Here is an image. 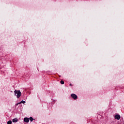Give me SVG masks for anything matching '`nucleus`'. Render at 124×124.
Wrapping results in <instances>:
<instances>
[{"instance_id": "f257e3e1", "label": "nucleus", "mask_w": 124, "mask_h": 124, "mask_svg": "<svg viewBox=\"0 0 124 124\" xmlns=\"http://www.w3.org/2000/svg\"><path fill=\"white\" fill-rule=\"evenodd\" d=\"M14 93H15V95L16 96H17V98H19L20 96L22 95V93H21V91H20V90H16L14 91Z\"/></svg>"}, {"instance_id": "f03ea898", "label": "nucleus", "mask_w": 124, "mask_h": 124, "mask_svg": "<svg viewBox=\"0 0 124 124\" xmlns=\"http://www.w3.org/2000/svg\"><path fill=\"white\" fill-rule=\"evenodd\" d=\"M71 96L75 100H76L78 98V96H77L76 94H74V93H72L71 95Z\"/></svg>"}, {"instance_id": "7ed1b4c3", "label": "nucleus", "mask_w": 124, "mask_h": 124, "mask_svg": "<svg viewBox=\"0 0 124 124\" xmlns=\"http://www.w3.org/2000/svg\"><path fill=\"white\" fill-rule=\"evenodd\" d=\"M115 119H116V120H120L121 119V116L119 114H116L115 117H114Z\"/></svg>"}, {"instance_id": "20e7f679", "label": "nucleus", "mask_w": 124, "mask_h": 124, "mask_svg": "<svg viewBox=\"0 0 124 124\" xmlns=\"http://www.w3.org/2000/svg\"><path fill=\"white\" fill-rule=\"evenodd\" d=\"M24 122H25V123H29L30 120L28 117H25L24 118Z\"/></svg>"}, {"instance_id": "39448f33", "label": "nucleus", "mask_w": 124, "mask_h": 124, "mask_svg": "<svg viewBox=\"0 0 124 124\" xmlns=\"http://www.w3.org/2000/svg\"><path fill=\"white\" fill-rule=\"evenodd\" d=\"M22 103H23L24 104L26 103V101H25L24 100L21 101L20 103L16 104V106H18V104H21Z\"/></svg>"}, {"instance_id": "423d86ee", "label": "nucleus", "mask_w": 124, "mask_h": 124, "mask_svg": "<svg viewBox=\"0 0 124 124\" xmlns=\"http://www.w3.org/2000/svg\"><path fill=\"white\" fill-rule=\"evenodd\" d=\"M18 122V119L17 118H15L13 119V123H16Z\"/></svg>"}, {"instance_id": "0eeeda50", "label": "nucleus", "mask_w": 124, "mask_h": 124, "mask_svg": "<svg viewBox=\"0 0 124 124\" xmlns=\"http://www.w3.org/2000/svg\"><path fill=\"white\" fill-rule=\"evenodd\" d=\"M29 119L30 120V122H32V121L34 120L32 117H30Z\"/></svg>"}, {"instance_id": "6e6552de", "label": "nucleus", "mask_w": 124, "mask_h": 124, "mask_svg": "<svg viewBox=\"0 0 124 124\" xmlns=\"http://www.w3.org/2000/svg\"><path fill=\"white\" fill-rule=\"evenodd\" d=\"M12 124V121L11 120H10L9 121L7 122V124Z\"/></svg>"}, {"instance_id": "1a4fd4ad", "label": "nucleus", "mask_w": 124, "mask_h": 124, "mask_svg": "<svg viewBox=\"0 0 124 124\" xmlns=\"http://www.w3.org/2000/svg\"><path fill=\"white\" fill-rule=\"evenodd\" d=\"M60 83L62 84V85H63V84H64V81H63V80H61Z\"/></svg>"}, {"instance_id": "9d476101", "label": "nucleus", "mask_w": 124, "mask_h": 124, "mask_svg": "<svg viewBox=\"0 0 124 124\" xmlns=\"http://www.w3.org/2000/svg\"><path fill=\"white\" fill-rule=\"evenodd\" d=\"M70 86H72V84H70Z\"/></svg>"}]
</instances>
